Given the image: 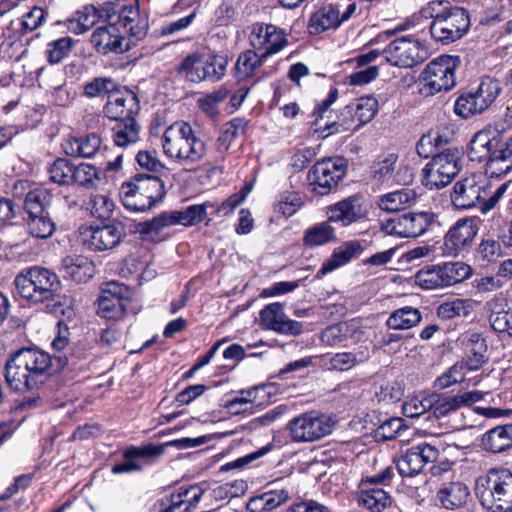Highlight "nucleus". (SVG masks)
<instances>
[{
    "mask_svg": "<svg viewBox=\"0 0 512 512\" xmlns=\"http://www.w3.org/2000/svg\"><path fill=\"white\" fill-rule=\"evenodd\" d=\"M227 60L223 56L213 55L203 58L201 81H218L226 72Z\"/></svg>",
    "mask_w": 512,
    "mask_h": 512,
    "instance_id": "obj_49",
    "label": "nucleus"
},
{
    "mask_svg": "<svg viewBox=\"0 0 512 512\" xmlns=\"http://www.w3.org/2000/svg\"><path fill=\"white\" fill-rule=\"evenodd\" d=\"M50 198V193L42 187H35L33 190H29L24 200V209L28 216L45 213L50 203Z\"/></svg>",
    "mask_w": 512,
    "mask_h": 512,
    "instance_id": "obj_45",
    "label": "nucleus"
},
{
    "mask_svg": "<svg viewBox=\"0 0 512 512\" xmlns=\"http://www.w3.org/2000/svg\"><path fill=\"white\" fill-rule=\"evenodd\" d=\"M203 58L204 57L199 53H193L186 56L177 67L178 74L182 75L190 82H201Z\"/></svg>",
    "mask_w": 512,
    "mask_h": 512,
    "instance_id": "obj_47",
    "label": "nucleus"
},
{
    "mask_svg": "<svg viewBox=\"0 0 512 512\" xmlns=\"http://www.w3.org/2000/svg\"><path fill=\"white\" fill-rule=\"evenodd\" d=\"M68 176L73 183L85 188L94 187L95 182L99 180L97 169L94 166L84 162L77 164L66 160V178Z\"/></svg>",
    "mask_w": 512,
    "mask_h": 512,
    "instance_id": "obj_39",
    "label": "nucleus"
},
{
    "mask_svg": "<svg viewBox=\"0 0 512 512\" xmlns=\"http://www.w3.org/2000/svg\"><path fill=\"white\" fill-rule=\"evenodd\" d=\"M164 453L163 445L149 444L144 447H132L127 449L123 454V461L112 467L113 474L130 473L142 469L139 460L157 458Z\"/></svg>",
    "mask_w": 512,
    "mask_h": 512,
    "instance_id": "obj_27",
    "label": "nucleus"
},
{
    "mask_svg": "<svg viewBox=\"0 0 512 512\" xmlns=\"http://www.w3.org/2000/svg\"><path fill=\"white\" fill-rule=\"evenodd\" d=\"M508 299L503 293H498L492 299L486 302V308L490 312L489 322L493 329H501L504 323L503 315L510 309Z\"/></svg>",
    "mask_w": 512,
    "mask_h": 512,
    "instance_id": "obj_48",
    "label": "nucleus"
},
{
    "mask_svg": "<svg viewBox=\"0 0 512 512\" xmlns=\"http://www.w3.org/2000/svg\"><path fill=\"white\" fill-rule=\"evenodd\" d=\"M434 405V398L432 397V394H429L423 397L415 396L410 398L404 402L402 408L407 417L416 418L428 410H434Z\"/></svg>",
    "mask_w": 512,
    "mask_h": 512,
    "instance_id": "obj_56",
    "label": "nucleus"
},
{
    "mask_svg": "<svg viewBox=\"0 0 512 512\" xmlns=\"http://www.w3.org/2000/svg\"><path fill=\"white\" fill-rule=\"evenodd\" d=\"M248 122L243 118H234L224 126L223 134L219 137L220 140L232 141L243 135L246 131Z\"/></svg>",
    "mask_w": 512,
    "mask_h": 512,
    "instance_id": "obj_63",
    "label": "nucleus"
},
{
    "mask_svg": "<svg viewBox=\"0 0 512 512\" xmlns=\"http://www.w3.org/2000/svg\"><path fill=\"white\" fill-rule=\"evenodd\" d=\"M386 60L398 67L410 68L427 59L425 47L416 39L401 37L392 41L384 50Z\"/></svg>",
    "mask_w": 512,
    "mask_h": 512,
    "instance_id": "obj_15",
    "label": "nucleus"
},
{
    "mask_svg": "<svg viewBox=\"0 0 512 512\" xmlns=\"http://www.w3.org/2000/svg\"><path fill=\"white\" fill-rule=\"evenodd\" d=\"M333 222L327 217V220L316 223L306 229L303 235V245L307 248H315L326 245L337 240L335 228L331 225Z\"/></svg>",
    "mask_w": 512,
    "mask_h": 512,
    "instance_id": "obj_37",
    "label": "nucleus"
},
{
    "mask_svg": "<svg viewBox=\"0 0 512 512\" xmlns=\"http://www.w3.org/2000/svg\"><path fill=\"white\" fill-rule=\"evenodd\" d=\"M140 130L141 126L135 119L115 121L111 128L113 142L121 148L130 147L140 140Z\"/></svg>",
    "mask_w": 512,
    "mask_h": 512,
    "instance_id": "obj_38",
    "label": "nucleus"
},
{
    "mask_svg": "<svg viewBox=\"0 0 512 512\" xmlns=\"http://www.w3.org/2000/svg\"><path fill=\"white\" fill-rule=\"evenodd\" d=\"M459 160L456 148H448L434 155L422 170L423 185L433 190L451 183L460 170Z\"/></svg>",
    "mask_w": 512,
    "mask_h": 512,
    "instance_id": "obj_11",
    "label": "nucleus"
},
{
    "mask_svg": "<svg viewBox=\"0 0 512 512\" xmlns=\"http://www.w3.org/2000/svg\"><path fill=\"white\" fill-rule=\"evenodd\" d=\"M488 184L479 176L470 175L457 181L451 193V201L458 209L468 210L483 203L488 197Z\"/></svg>",
    "mask_w": 512,
    "mask_h": 512,
    "instance_id": "obj_16",
    "label": "nucleus"
},
{
    "mask_svg": "<svg viewBox=\"0 0 512 512\" xmlns=\"http://www.w3.org/2000/svg\"><path fill=\"white\" fill-rule=\"evenodd\" d=\"M417 202V194L413 189L403 188L390 193L381 195L377 201V206L385 212H398L405 210Z\"/></svg>",
    "mask_w": 512,
    "mask_h": 512,
    "instance_id": "obj_32",
    "label": "nucleus"
},
{
    "mask_svg": "<svg viewBox=\"0 0 512 512\" xmlns=\"http://www.w3.org/2000/svg\"><path fill=\"white\" fill-rule=\"evenodd\" d=\"M477 234V226L473 219L458 220L446 233L444 238L445 252L457 255L466 246L470 245Z\"/></svg>",
    "mask_w": 512,
    "mask_h": 512,
    "instance_id": "obj_26",
    "label": "nucleus"
},
{
    "mask_svg": "<svg viewBox=\"0 0 512 512\" xmlns=\"http://www.w3.org/2000/svg\"><path fill=\"white\" fill-rule=\"evenodd\" d=\"M15 286L22 298L35 303L44 302L61 290V282L57 275L41 267H32L15 278Z\"/></svg>",
    "mask_w": 512,
    "mask_h": 512,
    "instance_id": "obj_7",
    "label": "nucleus"
},
{
    "mask_svg": "<svg viewBox=\"0 0 512 512\" xmlns=\"http://www.w3.org/2000/svg\"><path fill=\"white\" fill-rule=\"evenodd\" d=\"M203 491L198 486H190L188 488L181 487L179 493L172 495L171 499L167 502L161 501L155 505L156 512H176L183 505H185V511L189 506L196 504Z\"/></svg>",
    "mask_w": 512,
    "mask_h": 512,
    "instance_id": "obj_34",
    "label": "nucleus"
},
{
    "mask_svg": "<svg viewBox=\"0 0 512 512\" xmlns=\"http://www.w3.org/2000/svg\"><path fill=\"white\" fill-rule=\"evenodd\" d=\"M140 110L137 95L126 88L119 87L116 92L110 94L109 100L104 106V114L111 120H134Z\"/></svg>",
    "mask_w": 512,
    "mask_h": 512,
    "instance_id": "obj_20",
    "label": "nucleus"
},
{
    "mask_svg": "<svg viewBox=\"0 0 512 512\" xmlns=\"http://www.w3.org/2000/svg\"><path fill=\"white\" fill-rule=\"evenodd\" d=\"M83 241L94 251H104L112 249L119 244L124 235V229L121 223H113L104 226L86 228L82 233Z\"/></svg>",
    "mask_w": 512,
    "mask_h": 512,
    "instance_id": "obj_24",
    "label": "nucleus"
},
{
    "mask_svg": "<svg viewBox=\"0 0 512 512\" xmlns=\"http://www.w3.org/2000/svg\"><path fill=\"white\" fill-rule=\"evenodd\" d=\"M470 495L469 488L462 482L443 483L437 492V498L446 509L464 505Z\"/></svg>",
    "mask_w": 512,
    "mask_h": 512,
    "instance_id": "obj_35",
    "label": "nucleus"
},
{
    "mask_svg": "<svg viewBox=\"0 0 512 512\" xmlns=\"http://www.w3.org/2000/svg\"><path fill=\"white\" fill-rule=\"evenodd\" d=\"M120 86L111 78H103L97 77L92 79L90 82H87L84 87V95L93 98V97H102L117 91Z\"/></svg>",
    "mask_w": 512,
    "mask_h": 512,
    "instance_id": "obj_51",
    "label": "nucleus"
},
{
    "mask_svg": "<svg viewBox=\"0 0 512 512\" xmlns=\"http://www.w3.org/2000/svg\"><path fill=\"white\" fill-rule=\"evenodd\" d=\"M439 454L435 446L427 443L413 446L396 460L397 470L402 477H413L419 474L427 464L434 463Z\"/></svg>",
    "mask_w": 512,
    "mask_h": 512,
    "instance_id": "obj_17",
    "label": "nucleus"
},
{
    "mask_svg": "<svg viewBox=\"0 0 512 512\" xmlns=\"http://www.w3.org/2000/svg\"><path fill=\"white\" fill-rule=\"evenodd\" d=\"M494 148L489 164L491 174L500 176L508 173L512 169V137L504 141L498 132L497 145Z\"/></svg>",
    "mask_w": 512,
    "mask_h": 512,
    "instance_id": "obj_33",
    "label": "nucleus"
},
{
    "mask_svg": "<svg viewBox=\"0 0 512 512\" xmlns=\"http://www.w3.org/2000/svg\"><path fill=\"white\" fill-rule=\"evenodd\" d=\"M437 222V215L432 211L406 213L381 222V230L402 238H416L423 235Z\"/></svg>",
    "mask_w": 512,
    "mask_h": 512,
    "instance_id": "obj_12",
    "label": "nucleus"
},
{
    "mask_svg": "<svg viewBox=\"0 0 512 512\" xmlns=\"http://www.w3.org/2000/svg\"><path fill=\"white\" fill-rule=\"evenodd\" d=\"M481 448L494 454L512 448V424L496 426L484 433Z\"/></svg>",
    "mask_w": 512,
    "mask_h": 512,
    "instance_id": "obj_31",
    "label": "nucleus"
},
{
    "mask_svg": "<svg viewBox=\"0 0 512 512\" xmlns=\"http://www.w3.org/2000/svg\"><path fill=\"white\" fill-rule=\"evenodd\" d=\"M161 144L163 153L183 166L196 165L207 155L206 143L185 121H177L168 126L162 135Z\"/></svg>",
    "mask_w": 512,
    "mask_h": 512,
    "instance_id": "obj_3",
    "label": "nucleus"
},
{
    "mask_svg": "<svg viewBox=\"0 0 512 512\" xmlns=\"http://www.w3.org/2000/svg\"><path fill=\"white\" fill-rule=\"evenodd\" d=\"M250 45L263 57L281 51L288 43L284 33L272 24L257 23L252 27L249 36Z\"/></svg>",
    "mask_w": 512,
    "mask_h": 512,
    "instance_id": "obj_18",
    "label": "nucleus"
},
{
    "mask_svg": "<svg viewBox=\"0 0 512 512\" xmlns=\"http://www.w3.org/2000/svg\"><path fill=\"white\" fill-rule=\"evenodd\" d=\"M355 113L354 102L346 105L339 113H336V120L329 122V125L336 126V133L358 130L354 120L351 119V112Z\"/></svg>",
    "mask_w": 512,
    "mask_h": 512,
    "instance_id": "obj_59",
    "label": "nucleus"
},
{
    "mask_svg": "<svg viewBox=\"0 0 512 512\" xmlns=\"http://www.w3.org/2000/svg\"><path fill=\"white\" fill-rule=\"evenodd\" d=\"M498 130L486 128L477 132L470 141L468 156L471 161H486L489 169L490 159L492 158L494 146L497 145Z\"/></svg>",
    "mask_w": 512,
    "mask_h": 512,
    "instance_id": "obj_29",
    "label": "nucleus"
},
{
    "mask_svg": "<svg viewBox=\"0 0 512 512\" xmlns=\"http://www.w3.org/2000/svg\"><path fill=\"white\" fill-rule=\"evenodd\" d=\"M372 176L375 181L392 186L394 184L405 185L412 181L411 169L398 162V155L388 154L384 159L374 163Z\"/></svg>",
    "mask_w": 512,
    "mask_h": 512,
    "instance_id": "obj_19",
    "label": "nucleus"
},
{
    "mask_svg": "<svg viewBox=\"0 0 512 512\" xmlns=\"http://www.w3.org/2000/svg\"><path fill=\"white\" fill-rule=\"evenodd\" d=\"M340 24L341 19L338 8L329 4L319 8L311 15L308 29L311 34L317 35L328 29L336 28Z\"/></svg>",
    "mask_w": 512,
    "mask_h": 512,
    "instance_id": "obj_36",
    "label": "nucleus"
},
{
    "mask_svg": "<svg viewBox=\"0 0 512 512\" xmlns=\"http://www.w3.org/2000/svg\"><path fill=\"white\" fill-rule=\"evenodd\" d=\"M311 117L314 118V120L311 122V128L313 129L314 133L319 134L320 137L325 138L336 133V131H334L336 126L329 125V122L336 120V113H334V111L325 113L322 117H318L312 113Z\"/></svg>",
    "mask_w": 512,
    "mask_h": 512,
    "instance_id": "obj_61",
    "label": "nucleus"
},
{
    "mask_svg": "<svg viewBox=\"0 0 512 512\" xmlns=\"http://www.w3.org/2000/svg\"><path fill=\"white\" fill-rule=\"evenodd\" d=\"M266 57L258 54L255 49H249L242 52L236 61L235 70L239 80L252 78L256 74V70L262 66Z\"/></svg>",
    "mask_w": 512,
    "mask_h": 512,
    "instance_id": "obj_41",
    "label": "nucleus"
},
{
    "mask_svg": "<svg viewBox=\"0 0 512 512\" xmlns=\"http://www.w3.org/2000/svg\"><path fill=\"white\" fill-rule=\"evenodd\" d=\"M97 20V8L93 5H85L66 21V26L70 32L82 34L93 27Z\"/></svg>",
    "mask_w": 512,
    "mask_h": 512,
    "instance_id": "obj_42",
    "label": "nucleus"
},
{
    "mask_svg": "<svg viewBox=\"0 0 512 512\" xmlns=\"http://www.w3.org/2000/svg\"><path fill=\"white\" fill-rule=\"evenodd\" d=\"M484 394L481 391H459L457 394L432 393L434 398V416L436 418H444L458 410L470 407L481 401Z\"/></svg>",
    "mask_w": 512,
    "mask_h": 512,
    "instance_id": "obj_21",
    "label": "nucleus"
},
{
    "mask_svg": "<svg viewBox=\"0 0 512 512\" xmlns=\"http://www.w3.org/2000/svg\"><path fill=\"white\" fill-rule=\"evenodd\" d=\"M346 170V161L341 157L317 161L308 176L313 191L322 196L329 194L345 176Z\"/></svg>",
    "mask_w": 512,
    "mask_h": 512,
    "instance_id": "obj_13",
    "label": "nucleus"
},
{
    "mask_svg": "<svg viewBox=\"0 0 512 512\" xmlns=\"http://www.w3.org/2000/svg\"><path fill=\"white\" fill-rule=\"evenodd\" d=\"M119 193L127 209L145 211L162 201L166 191L158 176L138 173L121 185Z\"/></svg>",
    "mask_w": 512,
    "mask_h": 512,
    "instance_id": "obj_5",
    "label": "nucleus"
},
{
    "mask_svg": "<svg viewBox=\"0 0 512 512\" xmlns=\"http://www.w3.org/2000/svg\"><path fill=\"white\" fill-rule=\"evenodd\" d=\"M476 495L484 508L492 512H512V473L490 469L476 481Z\"/></svg>",
    "mask_w": 512,
    "mask_h": 512,
    "instance_id": "obj_4",
    "label": "nucleus"
},
{
    "mask_svg": "<svg viewBox=\"0 0 512 512\" xmlns=\"http://www.w3.org/2000/svg\"><path fill=\"white\" fill-rule=\"evenodd\" d=\"M422 319L419 309L404 306L393 311L387 319L386 325L393 330H407L417 326Z\"/></svg>",
    "mask_w": 512,
    "mask_h": 512,
    "instance_id": "obj_40",
    "label": "nucleus"
},
{
    "mask_svg": "<svg viewBox=\"0 0 512 512\" xmlns=\"http://www.w3.org/2000/svg\"><path fill=\"white\" fill-rule=\"evenodd\" d=\"M288 430L294 442H312L328 435L332 426L326 416L307 412L291 419Z\"/></svg>",
    "mask_w": 512,
    "mask_h": 512,
    "instance_id": "obj_14",
    "label": "nucleus"
},
{
    "mask_svg": "<svg viewBox=\"0 0 512 512\" xmlns=\"http://www.w3.org/2000/svg\"><path fill=\"white\" fill-rule=\"evenodd\" d=\"M138 165L147 171L158 173L164 169V165L156 156L155 152L151 151H139L135 157Z\"/></svg>",
    "mask_w": 512,
    "mask_h": 512,
    "instance_id": "obj_62",
    "label": "nucleus"
},
{
    "mask_svg": "<svg viewBox=\"0 0 512 512\" xmlns=\"http://www.w3.org/2000/svg\"><path fill=\"white\" fill-rule=\"evenodd\" d=\"M354 105L358 126L371 122L378 111V101L373 96L360 97L354 101Z\"/></svg>",
    "mask_w": 512,
    "mask_h": 512,
    "instance_id": "obj_54",
    "label": "nucleus"
},
{
    "mask_svg": "<svg viewBox=\"0 0 512 512\" xmlns=\"http://www.w3.org/2000/svg\"><path fill=\"white\" fill-rule=\"evenodd\" d=\"M92 266L87 258L78 256L71 259L70 263L66 261V277L69 276L77 283L85 282L92 277Z\"/></svg>",
    "mask_w": 512,
    "mask_h": 512,
    "instance_id": "obj_52",
    "label": "nucleus"
},
{
    "mask_svg": "<svg viewBox=\"0 0 512 512\" xmlns=\"http://www.w3.org/2000/svg\"><path fill=\"white\" fill-rule=\"evenodd\" d=\"M327 215L333 223L347 227L367 215L362 196L352 195L327 207Z\"/></svg>",
    "mask_w": 512,
    "mask_h": 512,
    "instance_id": "obj_22",
    "label": "nucleus"
},
{
    "mask_svg": "<svg viewBox=\"0 0 512 512\" xmlns=\"http://www.w3.org/2000/svg\"><path fill=\"white\" fill-rule=\"evenodd\" d=\"M260 324L266 329L285 335H299L303 329L302 323L286 316L284 307L279 302L271 303L260 311Z\"/></svg>",
    "mask_w": 512,
    "mask_h": 512,
    "instance_id": "obj_23",
    "label": "nucleus"
},
{
    "mask_svg": "<svg viewBox=\"0 0 512 512\" xmlns=\"http://www.w3.org/2000/svg\"><path fill=\"white\" fill-rule=\"evenodd\" d=\"M44 19V11L39 7H34L28 13L23 15L21 21L22 30L25 32H32L42 24Z\"/></svg>",
    "mask_w": 512,
    "mask_h": 512,
    "instance_id": "obj_64",
    "label": "nucleus"
},
{
    "mask_svg": "<svg viewBox=\"0 0 512 512\" xmlns=\"http://www.w3.org/2000/svg\"><path fill=\"white\" fill-rule=\"evenodd\" d=\"M212 207H214V204L206 201L202 204L190 205L184 210L162 212L152 220L140 223V232L144 234H158L162 229L169 226H195L206 219L207 209Z\"/></svg>",
    "mask_w": 512,
    "mask_h": 512,
    "instance_id": "obj_10",
    "label": "nucleus"
},
{
    "mask_svg": "<svg viewBox=\"0 0 512 512\" xmlns=\"http://www.w3.org/2000/svg\"><path fill=\"white\" fill-rule=\"evenodd\" d=\"M91 43L99 53H123L131 49V40L120 35L114 21L109 26L98 27L91 36Z\"/></svg>",
    "mask_w": 512,
    "mask_h": 512,
    "instance_id": "obj_25",
    "label": "nucleus"
},
{
    "mask_svg": "<svg viewBox=\"0 0 512 512\" xmlns=\"http://www.w3.org/2000/svg\"><path fill=\"white\" fill-rule=\"evenodd\" d=\"M471 274V267L464 262H445L423 267L415 274V281L421 288L433 290L458 284Z\"/></svg>",
    "mask_w": 512,
    "mask_h": 512,
    "instance_id": "obj_8",
    "label": "nucleus"
},
{
    "mask_svg": "<svg viewBox=\"0 0 512 512\" xmlns=\"http://www.w3.org/2000/svg\"><path fill=\"white\" fill-rule=\"evenodd\" d=\"M459 64V57L451 55H442L431 61L422 72L420 92L432 96L452 89L456 84L455 71Z\"/></svg>",
    "mask_w": 512,
    "mask_h": 512,
    "instance_id": "obj_9",
    "label": "nucleus"
},
{
    "mask_svg": "<svg viewBox=\"0 0 512 512\" xmlns=\"http://www.w3.org/2000/svg\"><path fill=\"white\" fill-rule=\"evenodd\" d=\"M63 366L60 356L52 358L42 350L22 348L6 361L5 380L14 391H29L43 385Z\"/></svg>",
    "mask_w": 512,
    "mask_h": 512,
    "instance_id": "obj_2",
    "label": "nucleus"
},
{
    "mask_svg": "<svg viewBox=\"0 0 512 512\" xmlns=\"http://www.w3.org/2000/svg\"><path fill=\"white\" fill-rule=\"evenodd\" d=\"M26 223L29 234L36 238H48L55 230V225L46 212L28 216Z\"/></svg>",
    "mask_w": 512,
    "mask_h": 512,
    "instance_id": "obj_50",
    "label": "nucleus"
},
{
    "mask_svg": "<svg viewBox=\"0 0 512 512\" xmlns=\"http://www.w3.org/2000/svg\"><path fill=\"white\" fill-rule=\"evenodd\" d=\"M87 205L91 215L101 220H108L114 210L113 201L106 195H92Z\"/></svg>",
    "mask_w": 512,
    "mask_h": 512,
    "instance_id": "obj_55",
    "label": "nucleus"
},
{
    "mask_svg": "<svg viewBox=\"0 0 512 512\" xmlns=\"http://www.w3.org/2000/svg\"><path fill=\"white\" fill-rule=\"evenodd\" d=\"M117 25L126 29L131 40V47L141 39H143L148 32V20L146 17L140 15L138 8L133 5L123 6L118 12Z\"/></svg>",
    "mask_w": 512,
    "mask_h": 512,
    "instance_id": "obj_30",
    "label": "nucleus"
},
{
    "mask_svg": "<svg viewBox=\"0 0 512 512\" xmlns=\"http://www.w3.org/2000/svg\"><path fill=\"white\" fill-rule=\"evenodd\" d=\"M126 308L117 298L100 295L98 298V315L106 319H119L125 314Z\"/></svg>",
    "mask_w": 512,
    "mask_h": 512,
    "instance_id": "obj_57",
    "label": "nucleus"
},
{
    "mask_svg": "<svg viewBox=\"0 0 512 512\" xmlns=\"http://www.w3.org/2000/svg\"><path fill=\"white\" fill-rule=\"evenodd\" d=\"M363 251V246L358 240H349L336 247L331 256L322 264L315 275L316 279H321L326 274L349 263L353 258L358 257Z\"/></svg>",
    "mask_w": 512,
    "mask_h": 512,
    "instance_id": "obj_28",
    "label": "nucleus"
},
{
    "mask_svg": "<svg viewBox=\"0 0 512 512\" xmlns=\"http://www.w3.org/2000/svg\"><path fill=\"white\" fill-rule=\"evenodd\" d=\"M409 26H419L420 32L428 29L435 41L449 44L461 39L468 32L470 15L465 8L452 6L447 1H430L398 30Z\"/></svg>",
    "mask_w": 512,
    "mask_h": 512,
    "instance_id": "obj_1",
    "label": "nucleus"
},
{
    "mask_svg": "<svg viewBox=\"0 0 512 512\" xmlns=\"http://www.w3.org/2000/svg\"><path fill=\"white\" fill-rule=\"evenodd\" d=\"M408 427L405 425L404 420L401 418H391L384 421L374 431V437L378 441H388L400 437Z\"/></svg>",
    "mask_w": 512,
    "mask_h": 512,
    "instance_id": "obj_53",
    "label": "nucleus"
},
{
    "mask_svg": "<svg viewBox=\"0 0 512 512\" xmlns=\"http://www.w3.org/2000/svg\"><path fill=\"white\" fill-rule=\"evenodd\" d=\"M303 205L301 196L296 192H284L275 205V211L284 217L294 215Z\"/></svg>",
    "mask_w": 512,
    "mask_h": 512,
    "instance_id": "obj_58",
    "label": "nucleus"
},
{
    "mask_svg": "<svg viewBox=\"0 0 512 512\" xmlns=\"http://www.w3.org/2000/svg\"><path fill=\"white\" fill-rule=\"evenodd\" d=\"M101 146V138L97 134H89L85 137L69 141V150L66 148V154H76L77 156L89 158L92 157Z\"/></svg>",
    "mask_w": 512,
    "mask_h": 512,
    "instance_id": "obj_46",
    "label": "nucleus"
},
{
    "mask_svg": "<svg viewBox=\"0 0 512 512\" xmlns=\"http://www.w3.org/2000/svg\"><path fill=\"white\" fill-rule=\"evenodd\" d=\"M357 501L372 512H381L390 505L391 497L385 490H360Z\"/></svg>",
    "mask_w": 512,
    "mask_h": 512,
    "instance_id": "obj_44",
    "label": "nucleus"
},
{
    "mask_svg": "<svg viewBox=\"0 0 512 512\" xmlns=\"http://www.w3.org/2000/svg\"><path fill=\"white\" fill-rule=\"evenodd\" d=\"M440 317L451 319L456 316H466L468 314L467 300L455 299L442 303L437 310Z\"/></svg>",
    "mask_w": 512,
    "mask_h": 512,
    "instance_id": "obj_60",
    "label": "nucleus"
},
{
    "mask_svg": "<svg viewBox=\"0 0 512 512\" xmlns=\"http://www.w3.org/2000/svg\"><path fill=\"white\" fill-rule=\"evenodd\" d=\"M502 93L501 82L485 76L475 89L461 93L455 101L454 112L463 119L481 115L487 111Z\"/></svg>",
    "mask_w": 512,
    "mask_h": 512,
    "instance_id": "obj_6",
    "label": "nucleus"
},
{
    "mask_svg": "<svg viewBox=\"0 0 512 512\" xmlns=\"http://www.w3.org/2000/svg\"><path fill=\"white\" fill-rule=\"evenodd\" d=\"M467 347L471 353L466 360L467 368L469 370L480 369L487 362L485 357L487 351L485 339L479 333H471L468 337Z\"/></svg>",
    "mask_w": 512,
    "mask_h": 512,
    "instance_id": "obj_43",
    "label": "nucleus"
}]
</instances>
